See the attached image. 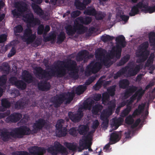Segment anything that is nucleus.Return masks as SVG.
<instances>
[{"label":"nucleus","instance_id":"obj_51","mask_svg":"<svg viewBox=\"0 0 155 155\" xmlns=\"http://www.w3.org/2000/svg\"><path fill=\"white\" fill-rule=\"evenodd\" d=\"M106 14L102 12L96 13L95 15L96 19L97 20H101L103 19L105 16Z\"/></svg>","mask_w":155,"mask_h":155},{"label":"nucleus","instance_id":"obj_34","mask_svg":"<svg viewBox=\"0 0 155 155\" xmlns=\"http://www.w3.org/2000/svg\"><path fill=\"white\" fill-rule=\"evenodd\" d=\"M56 134L58 137L65 136L67 134V129L66 127H64L61 129L57 130Z\"/></svg>","mask_w":155,"mask_h":155},{"label":"nucleus","instance_id":"obj_54","mask_svg":"<svg viewBox=\"0 0 155 155\" xmlns=\"http://www.w3.org/2000/svg\"><path fill=\"white\" fill-rule=\"evenodd\" d=\"M109 97L107 93H104L102 95V103L104 104H106L107 102L108 101Z\"/></svg>","mask_w":155,"mask_h":155},{"label":"nucleus","instance_id":"obj_49","mask_svg":"<svg viewBox=\"0 0 155 155\" xmlns=\"http://www.w3.org/2000/svg\"><path fill=\"white\" fill-rule=\"evenodd\" d=\"M74 5L78 9L80 10L83 9L85 7L83 2L82 3L78 0L75 1Z\"/></svg>","mask_w":155,"mask_h":155},{"label":"nucleus","instance_id":"obj_4","mask_svg":"<svg viewBox=\"0 0 155 155\" xmlns=\"http://www.w3.org/2000/svg\"><path fill=\"white\" fill-rule=\"evenodd\" d=\"M116 49L110 53V56L111 58H116L119 59L121 55L122 48H124L126 45V42L124 37L122 35H119L116 38Z\"/></svg>","mask_w":155,"mask_h":155},{"label":"nucleus","instance_id":"obj_63","mask_svg":"<svg viewBox=\"0 0 155 155\" xmlns=\"http://www.w3.org/2000/svg\"><path fill=\"white\" fill-rule=\"evenodd\" d=\"M95 77L93 76L91 77L88 79L86 80L85 83V84L87 85H90L95 80Z\"/></svg>","mask_w":155,"mask_h":155},{"label":"nucleus","instance_id":"obj_5","mask_svg":"<svg viewBox=\"0 0 155 155\" xmlns=\"http://www.w3.org/2000/svg\"><path fill=\"white\" fill-rule=\"evenodd\" d=\"M148 46V41L144 42L139 46L136 54L138 58L137 60V63H143L147 60L150 54L149 51L147 50Z\"/></svg>","mask_w":155,"mask_h":155},{"label":"nucleus","instance_id":"obj_41","mask_svg":"<svg viewBox=\"0 0 155 155\" xmlns=\"http://www.w3.org/2000/svg\"><path fill=\"white\" fill-rule=\"evenodd\" d=\"M66 146L69 150L73 152H76L77 150L78 146L77 144H74V143H67Z\"/></svg>","mask_w":155,"mask_h":155},{"label":"nucleus","instance_id":"obj_48","mask_svg":"<svg viewBox=\"0 0 155 155\" xmlns=\"http://www.w3.org/2000/svg\"><path fill=\"white\" fill-rule=\"evenodd\" d=\"M116 86L115 85L110 86L107 89V91L109 95L113 97L115 95V92L116 91Z\"/></svg>","mask_w":155,"mask_h":155},{"label":"nucleus","instance_id":"obj_47","mask_svg":"<svg viewBox=\"0 0 155 155\" xmlns=\"http://www.w3.org/2000/svg\"><path fill=\"white\" fill-rule=\"evenodd\" d=\"M69 134L74 137H76L78 134V129L75 127L71 128L68 131Z\"/></svg>","mask_w":155,"mask_h":155},{"label":"nucleus","instance_id":"obj_29","mask_svg":"<svg viewBox=\"0 0 155 155\" xmlns=\"http://www.w3.org/2000/svg\"><path fill=\"white\" fill-rule=\"evenodd\" d=\"M31 6L35 13L41 16L44 15V12L40 7L35 3H32Z\"/></svg>","mask_w":155,"mask_h":155},{"label":"nucleus","instance_id":"obj_2","mask_svg":"<svg viewBox=\"0 0 155 155\" xmlns=\"http://www.w3.org/2000/svg\"><path fill=\"white\" fill-rule=\"evenodd\" d=\"M23 17L24 21L27 23V28L24 31L21 39L27 44H30L34 42L36 38V35L32 33L30 27L40 25L41 21L38 18H34L31 13L26 14Z\"/></svg>","mask_w":155,"mask_h":155},{"label":"nucleus","instance_id":"obj_52","mask_svg":"<svg viewBox=\"0 0 155 155\" xmlns=\"http://www.w3.org/2000/svg\"><path fill=\"white\" fill-rule=\"evenodd\" d=\"M56 35L52 34L49 36L44 38V41L45 42L50 41H54L56 38Z\"/></svg>","mask_w":155,"mask_h":155},{"label":"nucleus","instance_id":"obj_21","mask_svg":"<svg viewBox=\"0 0 155 155\" xmlns=\"http://www.w3.org/2000/svg\"><path fill=\"white\" fill-rule=\"evenodd\" d=\"M137 89L138 87L134 85L130 86L125 90L124 93V97L127 98L129 97L137 91Z\"/></svg>","mask_w":155,"mask_h":155},{"label":"nucleus","instance_id":"obj_16","mask_svg":"<svg viewBox=\"0 0 155 155\" xmlns=\"http://www.w3.org/2000/svg\"><path fill=\"white\" fill-rule=\"evenodd\" d=\"M125 66H127L126 68V72L128 70L127 74L129 76H133L136 75L140 69V66L139 64L137 65L134 68L129 65Z\"/></svg>","mask_w":155,"mask_h":155},{"label":"nucleus","instance_id":"obj_23","mask_svg":"<svg viewBox=\"0 0 155 155\" xmlns=\"http://www.w3.org/2000/svg\"><path fill=\"white\" fill-rule=\"evenodd\" d=\"M77 19L81 24L86 25L90 23L92 21V19L91 17L87 16H80Z\"/></svg>","mask_w":155,"mask_h":155},{"label":"nucleus","instance_id":"obj_50","mask_svg":"<svg viewBox=\"0 0 155 155\" xmlns=\"http://www.w3.org/2000/svg\"><path fill=\"white\" fill-rule=\"evenodd\" d=\"M114 38V37L111 36L109 35H107L106 36H103L101 39L104 42H106L112 41Z\"/></svg>","mask_w":155,"mask_h":155},{"label":"nucleus","instance_id":"obj_38","mask_svg":"<svg viewBox=\"0 0 155 155\" xmlns=\"http://www.w3.org/2000/svg\"><path fill=\"white\" fill-rule=\"evenodd\" d=\"M15 86L19 89L24 90L26 87V84L23 81L18 80Z\"/></svg>","mask_w":155,"mask_h":155},{"label":"nucleus","instance_id":"obj_33","mask_svg":"<svg viewBox=\"0 0 155 155\" xmlns=\"http://www.w3.org/2000/svg\"><path fill=\"white\" fill-rule=\"evenodd\" d=\"M88 129L89 128L87 126L83 125L79 127L78 129V131L80 135L85 136V135L87 134Z\"/></svg>","mask_w":155,"mask_h":155},{"label":"nucleus","instance_id":"obj_25","mask_svg":"<svg viewBox=\"0 0 155 155\" xmlns=\"http://www.w3.org/2000/svg\"><path fill=\"white\" fill-rule=\"evenodd\" d=\"M130 58V55L127 54L122 58L119 62L117 63V66L120 67L124 65V64L128 61Z\"/></svg>","mask_w":155,"mask_h":155},{"label":"nucleus","instance_id":"obj_60","mask_svg":"<svg viewBox=\"0 0 155 155\" xmlns=\"http://www.w3.org/2000/svg\"><path fill=\"white\" fill-rule=\"evenodd\" d=\"M7 81V79L4 76H2L0 77V86H3L5 85Z\"/></svg>","mask_w":155,"mask_h":155},{"label":"nucleus","instance_id":"obj_40","mask_svg":"<svg viewBox=\"0 0 155 155\" xmlns=\"http://www.w3.org/2000/svg\"><path fill=\"white\" fill-rule=\"evenodd\" d=\"M86 89V86L82 85H80L76 88V93L77 94L80 95L83 94Z\"/></svg>","mask_w":155,"mask_h":155},{"label":"nucleus","instance_id":"obj_46","mask_svg":"<svg viewBox=\"0 0 155 155\" xmlns=\"http://www.w3.org/2000/svg\"><path fill=\"white\" fill-rule=\"evenodd\" d=\"M95 57L100 60H101L103 58L105 57V55L103 51L98 50L97 51L96 53Z\"/></svg>","mask_w":155,"mask_h":155},{"label":"nucleus","instance_id":"obj_1","mask_svg":"<svg viewBox=\"0 0 155 155\" xmlns=\"http://www.w3.org/2000/svg\"><path fill=\"white\" fill-rule=\"evenodd\" d=\"M64 68L70 71L68 74L71 78L75 79L78 78L79 69L77 63L75 61L71 59L68 60L66 62L58 61L56 64L51 69V71L44 70L40 67H36L35 69V74L40 79H45L48 80L54 76L61 78L67 74Z\"/></svg>","mask_w":155,"mask_h":155},{"label":"nucleus","instance_id":"obj_45","mask_svg":"<svg viewBox=\"0 0 155 155\" xmlns=\"http://www.w3.org/2000/svg\"><path fill=\"white\" fill-rule=\"evenodd\" d=\"M84 13L87 15L94 16L96 14V11L94 8H90L85 10Z\"/></svg>","mask_w":155,"mask_h":155},{"label":"nucleus","instance_id":"obj_44","mask_svg":"<svg viewBox=\"0 0 155 155\" xmlns=\"http://www.w3.org/2000/svg\"><path fill=\"white\" fill-rule=\"evenodd\" d=\"M65 123V121L64 120L60 119L58 120L55 126L57 130L63 128V126Z\"/></svg>","mask_w":155,"mask_h":155},{"label":"nucleus","instance_id":"obj_3","mask_svg":"<svg viewBox=\"0 0 155 155\" xmlns=\"http://www.w3.org/2000/svg\"><path fill=\"white\" fill-rule=\"evenodd\" d=\"M31 133L30 128L26 126H23L13 129L12 131L8 132L7 131H3L1 133V136L4 141L8 140L10 136L13 138H22L24 136L28 135Z\"/></svg>","mask_w":155,"mask_h":155},{"label":"nucleus","instance_id":"obj_19","mask_svg":"<svg viewBox=\"0 0 155 155\" xmlns=\"http://www.w3.org/2000/svg\"><path fill=\"white\" fill-rule=\"evenodd\" d=\"M22 79L28 83H31L33 81V76L28 71L25 70L23 71L22 74Z\"/></svg>","mask_w":155,"mask_h":155},{"label":"nucleus","instance_id":"obj_37","mask_svg":"<svg viewBox=\"0 0 155 155\" xmlns=\"http://www.w3.org/2000/svg\"><path fill=\"white\" fill-rule=\"evenodd\" d=\"M132 110V106L129 104H127L126 107L122 110L121 113V116L124 117L127 116Z\"/></svg>","mask_w":155,"mask_h":155},{"label":"nucleus","instance_id":"obj_6","mask_svg":"<svg viewBox=\"0 0 155 155\" xmlns=\"http://www.w3.org/2000/svg\"><path fill=\"white\" fill-rule=\"evenodd\" d=\"M116 104L115 102L111 101L109 102L107 109L103 110L100 115V119L103 121V124L104 127H107L109 123L108 117L112 114L115 110Z\"/></svg>","mask_w":155,"mask_h":155},{"label":"nucleus","instance_id":"obj_14","mask_svg":"<svg viewBox=\"0 0 155 155\" xmlns=\"http://www.w3.org/2000/svg\"><path fill=\"white\" fill-rule=\"evenodd\" d=\"M29 151L31 155H43L46 152L44 148L35 146L31 147Z\"/></svg>","mask_w":155,"mask_h":155},{"label":"nucleus","instance_id":"obj_24","mask_svg":"<svg viewBox=\"0 0 155 155\" xmlns=\"http://www.w3.org/2000/svg\"><path fill=\"white\" fill-rule=\"evenodd\" d=\"M86 135H88V137L90 138L88 139V140L86 141L85 149H88V152H92L93 150L91 147L92 144L91 141L92 139V134L91 132V131L89 132Z\"/></svg>","mask_w":155,"mask_h":155},{"label":"nucleus","instance_id":"obj_58","mask_svg":"<svg viewBox=\"0 0 155 155\" xmlns=\"http://www.w3.org/2000/svg\"><path fill=\"white\" fill-rule=\"evenodd\" d=\"M23 30L22 26L21 25H18L15 27L14 32L15 33H21Z\"/></svg>","mask_w":155,"mask_h":155},{"label":"nucleus","instance_id":"obj_22","mask_svg":"<svg viewBox=\"0 0 155 155\" xmlns=\"http://www.w3.org/2000/svg\"><path fill=\"white\" fill-rule=\"evenodd\" d=\"M38 89L42 91H47L50 90V85L49 83L45 81H41L38 83Z\"/></svg>","mask_w":155,"mask_h":155},{"label":"nucleus","instance_id":"obj_8","mask_svg":"<svg viewBox=\"0 0 155 155\" xmlns=\"http://www.w3.org/2000/svg\"><path fill=\"white\" fill-rule=\"evenodd\" d=\"M67 34L69 36H73L75 34L77 30V33L78 34H83L85 32L86 28L80 24L72 26L68 25L65 28Z\"/></svg>","mask_w":155,"mask_h":155},{"label":"nucleus","instance_id":"obj_61","mask_svg":"<svg viewBox=\"0 0 155 155\" xmlns=\"http://www.w3.org/2000/svg\"><path fill=\"white\" fill-rule=\"evenodd\" d=\"M81 14L80 11L76 10L73 11L71 13V16L73 18H75L79 16Z\"/></svg>","mask_w":155,"mask_h":155},{"label":"nucleus","instance_id":"obj_55","mask_svg":"<svg viewBox=\"0 0 155 155\" xmlns=\"http://www.w3.org/2000/svg\"><path fill=\"white\" fill-rule=\"evenodd\" d=\"M125 121L127 124L131 125L134 123V120L131 116H129L126 118Z\"/></svg>","mask_w":155,"mask_h":155},{"label":"nucleus","instance_id":"obj_57","mask_svg":"<svg viewBox=\"0 0 155 155\" xmlns=\"http://www.w3.org/2000/svg\"><path fill=\"white\" fill-rule=\"evenodd\" d=\"M13 155H30L28 152L26 151H16L12 153Z\"/></svg>","mask_w":155,"mask_h":155},{"label":"nucleus","instance_id":"obj_59","mask_svg":"<svg viewBox=\"0 0 155 155\" xmlns=\"http://www.w3.org/2000/svg\"><path fill=\"white\" fill-rule=\"evenodd\" d=\"M44 33V26L42 24L40 25L38 28L37 33L39 35H42Z\"/></svg>","mask_w":155,"mask_h":155},{"label":"nucleus","instance_id":"obj_35","mask_svg":"<svg viewBox=\"0 0 155 155\" xmlns=\"http://www.w3.org/2000/svg\"><path fill=\"white\" fill-rule=\"evenodd\" d=\"M143 8H145V11L150 14L155 12V5L153 6H149L148 3L144 4L143 3Z\"/></svg>","mask_w":155,"mask_h":155},{"label":"nucleus","instance_id":"obj_12","mask_svg":"<svg viewBox=\"0 0 155 155\" xmlns=\"http://www.w3.org/2000/svg\"><path fill=\"white\" fill-rule=\"evenodd\" d=\"M47 124L45 119L41 118L39 119L33 124V127L34 129V133H36L37 131L41 130Z\"/></svg>","mask_w":155,"mask_h":155},{"label":"nucleus","instance_id":"obj_13","mask_svg":"<svg viewBox=\"0 0 155 155\" xmlns=\"http://www.w3.org/2000/svg\"><path fill=\"white\" fill-rule=\"evenodd\" d=\"M22 117L21 114L14 113L8 116L5 119V121L8 123H16L19 121Z\"/></svg>","mask_w":155,"mask_h":155},{"label":"nucleus","instance_id":"obj_43","mask_svg":"<svg viewBox=\"0 0 155 155\" xmlns=\"http://www.w3.org/2000/svg\"><path fill=\"white\" fill-rule=\"evenodd\" d=\"M1 70L7 74H8L10 70V67L8 63H3L2 64Z\"/></svg>","mask_w":155,"mask_h":155},{"label":"nucleus","instance_id":"obj_28","mask_svg":"<svg viewBox=\"0 0 155 155\" xmlns=\"http://www.w3.org/2000/svg\"><path fill=\"white\" fill-rule=\"evenodd\" d=\"M103 108V107L101 105L98 104H96L92 107V113L94 115H97L99 112L101 111Z\"/></svg>","mask_w":155,"mask_h":155},{"label":"nucleus","instance_id":"obj_20","mask_svg":"<svg viewBox=\"0 0 155 155\" xmlns=\"http://www.w3.org/2000/svg\"><path fill=\"white\" fill-rule=\"evenodd\" d=\"M121 138L120 132L114 131L110 135V141L111 142V144L116 143L119 141Z\"/></svg>","mask_w":155,"mask_h":155},{"label":"nucleus","instance_id":"obj_10","mask_svg":"<svg viewBox=\"0 0 155 155\" xmlns=\"http://www.w3.org/2000/svg\"><path fill=\"white\" fill-rule=\"evenodd\" d=\"M101 68V64L98 62L91 61L87 67L85 73L86 75H90L92 74L97 73Z\"/></svg>","mask_w":155,"mask_h":155},{"label":"nucleus","instance_id":"obj_64","mask_svg":"<svg viewBox=\"0 0 155 155\" xmlns=\"http://www.w3.org/2000/svg\"><path fill=\"white\" fill-rule=\"evenodd\" d=\"M16 49L14 47H12L10 52L8 55V57L10 58L14 55L16 53Z\"/></svg>","mask_w":155,"mask_h":155},{"label":"nucleus","instance_id":"obj_17","mask_svg":"<svg viewBox=\"0 0 155 155\" xmlns=\"http://www.w3.org/2000/svg\"><path fill=\"white\" fill-rule=\"evenodd\" d=\"M142 8H143V1L139 2L137 4L132 7L130 12L129 13V15L130 16H133L138 14L140 11L139 9H141Z\"/></svg>","mask_w":155,"mask_h":155},{"label":"nucleus","instance_id":"obj_26","mask_svg":"<svg viewBox=\"0 0 155 155\" xmlns=\"http://www.w3.org/2000/svg\"><path fill=\"white\" fill-rule=\"evenodd\" d=\"M1 105L3 109L2 111H4L5 109L9 108L11 106V102L8 100V98H4L1 101Z\"/></svg>","mask_w":155,"mask_h":155},{"label":"nucleus","instance_id":"obj_11","mask_svg":"<svg viewBox=\"0 0 155 155\" xmlns=\"http://www.w3.org/2000/svg\"><path fill=\"white\" fill-rule=\"evenodd\" d=\"M64 94L56 95L52 98L51 102L55 107L58 108L64 102Z\"/></svg>","mask_w":155,"mask_h":155},{"label":"nucleus","instance_id":"obj_7","mask_svg":"<svg viewBox=\"0 0 155 155\" xmlns=\"http://www.w3.org/2000/svg\"><path fill=\"white\" fill-rule=\"evenodd\" d=\"M15 7L16 8L15 9L12 11V14L14 17L18 18L21 15L24 14V12L28 10L27 4L23 2H18L15 4Z\"/></svg>","mask_w":155,"mask_h":155},{"label":"nucleus","instance_id":"obj_31","mask_svg":"<svg viewBox=\"0 0 155 155\" xmlns=\"http://www.w3.org/2000/svg\"><path fill=\"white\" fill-rule=\"evenodd\" d=\"M127 67V66H125L120 69L118 72L114 74V78L115 79H116L120 77L122 75L125 74L126 72V68Z\"/></svg>","mask_w":155,"mask_h":155},{"label":"nucleus","instance_id":"obj_62","mask_svg":"<svg viewBox=\"0 0 155 155\" xmlns=\"http://www.w3.org/2000/svg\"><path fill=\"white\" fill-rule=\"evenodd\" d=\"M18 80L16 77H11L9 79L10 83L12 85H16L17 82Z\"/></svg>","mask_w":155,"mask_h":155},{"label":"nucleus","instance_id":"obj_53","mask_svg":"<svg viewBox=\"0 0 155 155\" xmlns=\"http://www.w3.org/2000/svg\"><path fill=\"white\" fill-rule=\"evenodd\" d=\"M145 91V90H143L142 88L141 87L139 90L136 91L138 92L137 93V101H138L141 99L143 95L144 94Z\"/></svg>","mask_w":155,"mask_h":155},{"label":"nucleus","instance_id":"obj_9","mask_svg":"<svg viewBox=\"0 0 155 155\" xmlns=\"http://www.w3.org/2000/svg\"><path fill=\"white\" fill-rule=\"evenodd\" d=\"M48 151L52 155H57L58 153L65 154L67 152L66 149L58 142L55 143L54 147H49Z\"/></svg>","mask_w":155,"mask_h":155},{"label":"nucleus","instance_id":"obj_42","mask_svg":"<svg viewBox=\"0 0 155 155\" xmlns=\"http://www.w3.org/2000/svg\"><path fill=\"white\" fill-rule=\"evenodd\" d=\"M149 41L151 45H155V32H151L148 35Z\"/></svg>","mask_w":155,"mask_h":155},{"label":"nucleus","instance_id":"obj_27","mask_svg":"<svg viewBox=\"0 0 155 155\" xmlns=\"http://www.w3.org/2000/svg\"><path fill=\"white\" fill-rule=\"evenodd\" d=\"M88 54V52L86 50H83L79 52L76 57V60L78 61L83 60L84 58Z\"/></svg>","mask_w":155,"mask_h":155},{"label":"nucleus","instance_id":"obj_36","mask_svg":"<svg viewBox=\"0 0 155 155\" xmlns=\"http://www.w3.org/2000/svg\"><path fill=\"white\" fill-rule=\"evenodd\" d=\"M113 125L115 126V128L114 130L117 129L118 127L120 126L122 122H123V119L121 117L114 118L113 119Z\"/></svg>","mask_w":155,"mask_h":155},{"label":"nucleus","instance_id":"obj_32","mask_svg":"<svg viewBox=\"0 0 155 155\" xmlns=\"http://www.w3.org/2000/svg\"><path fill=\"white\" fill-rule=\"evenodd\" d=\"M130 84L129 81L127 79L120 80L119 83L120 87L121 88L125 89L127 88Z\"/></svg>","mask_w":155,"mask_h":155},{"label":"nucleus","instance_id":"obj_15","mask_svg":"<svg viewBox=\"0 0 155 155\" xmlns=\"http://www.w3.org/2000/svg\"><path fill=\"white\" fill-rule=\"evenodd\" d=\"M68 116L69 119L74 123H78L81 120L83 115L81 114V112L79 111L78 113H74L71 111L68 113Z\"/></svg>","mask_w":155,"mask_h":155},{"label":"nucleus","instance_id":"obj_56","mask_svg":"<svg viewBox=\"0 0 155 155\" xmlns=\"http://www.w3.org/2000/svg\"><path fill=\"white\" fill-rule=\"evenodd\" d=\"M153 57H149L145 64V67H149L150 66L151 64L153 63Z\"/></svg>","mask_w":155,"mask_h":155},{"label":"nucleus","instance_id":"obj_30","mask_svg":"<svg viewBox=\"0 0 155 155\" xmlns=\"http://www.w3.org/2000/svg\"><path fill=\"white\" fill-rule=\"evenodd\" d=\"M26 103L22 99L16 102L14 104V107L15 109H23L25 107Z\"/></svg>","mask_w":155,"mask_h":155},{"label":"nucleus","instance_id":"obj_18","mask_svg":"<svg viewBox=\"0 0 155 155\" xmlns=\"http://www.w3.org/2000/svg\"><path fill=\"white\" fill-rule=\"evenodd\" d=\"M90 137L88 135L82 136V138L80 140L79 142V147L78 146V152H81L82 151L85 149L86 141L88 140Z\"/></svg>","mask_w":155,"mask_h":155},{"label":"nucleus","instance_id":"obj_39","mask_svg":"<svg viewBox=\"0 0 155 155\" xmlns=\"http://www.w3.org/2000/svg\"><path fill=\"white\" fill-rule=\"evenodd\" d=\"M66 38L65 34L63 31L61 32L58 35L57 43L60 44H61Z\"/></svg>","mask_w":155,"mask_h":155}]
</instances>
